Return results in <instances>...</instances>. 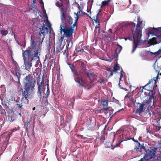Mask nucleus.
I'll return each instance as SVG.
<instances>
[{
  "label": "nucleus",
  "instance_id": "nucleus-1",
  "mask_svg": "<svg viewBox=\"0 0 161 161\" xmlns=\"http://www.w3.org/2000/svg\"><path fill=\"white\" fill-rule=\"evenodd\" d=\"M41 36L39 33L37 38L35 40L33 39V37H31L30 47H28L25 51H23V59L39 60V56L42 49V44L44 38L43 36L41 39Z\"/></svg>",
  "mask_w": 161,
  "mask_h": 161
},
{
  "label": "nucleus",
  "instance_id": "nucleus-2",
  "mask_svg": "<svg viewBox=\"0 0 161 161\" xmlns=\"http://www.w3.org/2000/svg\"><path fill=\"white\" fill-rule=\"evenodd\" d=\"M137 23L136 26L133 22L130 24V25L132 27V35L129 36L128 38V39L133 41L132 53L134 52L139 43L142 41L141 39L142 36V31L143 26L144 25V23L141 20L140 17H137Z\"/></svg>",
  "mask_w": 161,
  "mask_h": 161
},
{
  "label": "nucleus",
  "instance_id": "nucleus-3",
  "mask_svg": "<svg viewBox=\"0 0 161 161\" xmlns=\"http://www.w3.org/2000/svg\"><path fill=\"white\" fill-rule=\"evenodd\" d=\"M75 78V81L78 83L79 85L83 86L89 87L91 86V83L93 81V79L95 78V76L92 73L87 74V78L86 80H83L81 79V75L79 72L71 68Z\"/></svg>",
  "mask_w": 161,
  "mask_h": 161
},
{
  "label": "nucleus",
  "instance_id": "nucleus-4",
  "mask_svg": "<svg viewBox=\"0 0 161 161\" xmlns=\"http://www.w3.org/2000/svg\"><path fill=\"white\" fill-rule=\"evenodd\" d=\"M160 30H161V27L156 28H149L146 29L145 33L147 37L148 38L150 36V35H152L153 36L151 39H150L149 41L151 45H154L161 42V32L155 33L153 32V31H158Z\"/></svg>",
  "mask_w": 161,
  "mask_h": 161
},
{
  "label": "nucleus",
  "instance_id": "nucleus-5",
  "mask_svg": "<svg viewBox=\"0 0 161 161\" xmlns=\"http://www.w3.org/2000/svg\"><path fill=\"white\" fill-rule=\"evenodd\" d=\"M35 80L32 81V79L31 78L30 74L26 76L24 80L23 83L25 90L23 92V95L26 100L27 103L29 102L27 98L29 96L30 90L31 89L32 91L35 90Z\"/></svg>",
  "mask_w": 161,
  "mask_h": 161
},
{
  "label": "nucleus",
  "instance_id": "nucleus-6",
  "mask_svg": "<svg viewBox=\"0 0 161 161\" xmlns=\"http://www.w3.org/2000/svg\"><path fill=\"white\" fill-rule=\"evenodd\" d=\"M147 99L140 104V105L136 111V113L140 114L145 109L147 108V110L149 111V108L150 107L153 108L155 107L154 103V98L153 96H149Z\"/></svg>",
  "mask_w": 161,
  "mask_h": 161
},
{
  "label": "nucleus",
  "instance_id": "nucleus-7",
  "mask_svg": "<svg viewBox=\"0 0 161 161\" xmlns=\"http://www.w3.org/2000/svg\"><path fill=\"white\" fill-rule=\"evenodd\" d=\"M38 85L37 94L40 99L44 97H47L49 95L50 91L48 84L45 85L44 81L42 80L40 84Z\"/></svg>",
  "mask_w": 161,
  "mask_h": 161
},
{
  "label": "nucleus",
  "instance_id": "nucleus-8",
  "mask_svg": "<svg viewBox=\"0 0 161 161\" xmlns=\"http://www.w3.org/2000/svg\"><path fill=\"white\" fill-rule=\"evenodd\" d=\"M76 29V27H73V25L70 27L67 26V24L64 25L62 23L60 25V30L61 33L62 34L63 32L64 36L67 37H69L71 36L75 30Z\"/></svg>",
  "mask_w": 161,
  "mask_h": 161
},
{
  "label": "nucleus",
  "instance_id": "nucleus-9",
  "mask_svg": "<svg viewBox=\"0 0 161 161\" xmlns=\"http://www.w3.org/2000/svg\"><path fill=\"white\" fill-rule=\"evenodd\" d=\"M155 156V153L153 149L148 150L146 151L143 158H142L139 161H149V160L153 158Z\"/></svg>",
  "mask_w": 161,
  "mask_h": 161
},
{
  "label": "nucleus",
  "instance_id": "nucleus-10",
  "mask_svg": "<svg viewBox=\"0 0 161 161\" xmlns=\"http://www.w3.org/2000/svg\"><path fill=\"white\" fill-rule=\"evenodd\" d=\"M62 21H63L64 20L66 21L65 24H63L64 25H65L67 24V26L71 25L73 23V19L70 16H65L64 13H62L61 17Z\"/></svg>",
  "mask_w": 161,
  "mask_h": 161
},
{
  "label": "nucleus",
  "instance_id": "nucleus-11",
  "mask_svg": "<svg viewBox=\"0 0 161 161\" xmlns=\"http://www.w3.org/2000/svg\"><path fill=\"white\" fill-rule=\"evenodd\" d=\"M128 28V26L125 23H123L119 26V28L117 29L116 33L117 34L123 35L124 34V31Z\"/></svg>",
  "mask_w": 161,
  "mask_h": 161
},
{
  "label": "nucleus",
  "instance_id": "nucleus-12",
  "mask_svg": "<svg viewBox=\"0 0 161 161\" xmlns=\"http://www.w3.org/2000/svg\"><path fill=\"white\" fill-rule=\"evenodd\" d=\"M24 61V64L25 66V69H30L32 67V61L33 59H23Z\"/></svg>",
  "mask_w": 161,
  "mask_h": 161
},
{
  "label": "nucleus",
  "instance_id": "nucleus-13",
  "mask_svg": "<svg viewBox=\"0 0 161 161\" xmlns=\"http://www.w3.org/2000/svg\"><path fill=\"white\" fill-rule=\"evenodd\" d=\"M14 69L15 70V72L14 73V75L16 76L18 79L20 78L21 76V75L19 70V66H18L17 64L16 63H15V68H14Z\"/></svg>",
  "mask_w": 161,
  "mask_h": 161
},
{
  "label": "nucleus",
  "instance_id": "nucleus-14",
  "mask_svg": "<svg viewBox=\"0 0 161 161\" xmlns=\"http://www.w3.org/2000/svg\"><path fill=\"white\" fill-rule=\"evenodd\" d=\"M153 66L154 69L155 70L156 72L157 73V75L156 77L158 79L159 76H161V73H159V71L161 69V68L160 66H158L157 65V63H156V62H155Z\"/></svg>",
  "mask_w": 161,
  "mask_h": 161
},
{
  "label": "nucleus",
  "instance_id": "nucleus-15",
  "mask_svg": "<svg viewBox=\"0 0 161 161\" xmlns=\"http://www.w3.org/2000/svg\"><path fill=\"white\" fill-rule=\"evenodd\" d=\"M0 97L1 100H2V104L3 102L5 103H8L9 104V102H10V99L8 96H6V95H4L3 94H1Z\"/></svg>",
  "mask_w": 161,
  "mask_h": 161
},
{
  "label": "nucleus",
  "instance_id": "nucleus-16",
  "mask_svg": "<svg viewBox=\"0 0 161 161\" xmlns=\"http://www.w3.org/2000/svg\"><path fill=\"white\" fill-rule=\"evenodd\" d=\"M40 30L41 33L43 35L47 34L48 32L47 28L45 27V25L44 23L40 27Z\"/></svg>",
  "mask_w": 161,
  "mask_h": 161
},
{
  "label": "nucleus",
  "instance_id": "nucleus-17",
  "mask_svg": "<svg viewBox=\"0 0 161 161\" xmlns=\"http://www.w3.org/2000/svg\"><path fill=\"white\" fill-rule=\"evenodd\" d=\"M122 49V47L118 44H117V47L115 50V54L114 55L113 57L114 58H117L118 57V54H119Z\"/></svg>",
  "mask_w": 161,
  "mask_h": 161
},
{
  "label": "nucleus",
  "instance_id": "nucleus-18",
  "mask_svg": "<svg viewBox=\"0 0 161 161\" xmlns=\"http://www.w3.org/2000/svg\"><path fill=\"white\" fill-rule=\"evenodd\" d=\"M82 13V11H80L78 12L77 14L75 13H74V14L75 15V20L74 24L73 25V27H76L77 22L79 18V15L80 14V13Z\"/></svg>",
  "mask_w": 161,
  "mask_h": 161
},
{
  "label": "nucleus",
  "instance_id": "nucleus-19",
  "mask_svg": "<svg viewBox=\"0 0 161 161\" xmlns=\"http://www.w3.org/2000/svg\"><path fill=\"white\" fill-rule=\"evenodd\" d=\"M42 11L44 14L43 16L45 17L47 19L46 20L44 21L45 24L47 25V26L49 27V28H50L51 27V25L48 20V18L47 15L46 10L45 9H43Z\"/></svg>",
  "mask_w": 161,
  "mask_h": 161
},
{
  "label": "nucleus",
  "instance_id": "nucleus-20",
  "mask_svg": "<svg viewBox=\"0 0 161 161\" xmlns=\"http://www.w3.org/2000/svg\"><path fill=\"white\" fill-rule=\"evenodd\" d=\"M95 21L96 23L97 24V25L95 27V31L96 32H99L100 30V24H99V22L97 19L95 20Z\"/></svg>",
  "mask_w": 161,
  "mask_h": 161
},
{
  "label": "nucleus",
  "instance_id": "nucleus-21",
  "mask_svg": "<svg viewBox=\"0 0 161 161\" xmlns=\"http://www.w3.org/2000/svg\"><path fill=\"white\" fill-rule=\"evenodd\" d=\"M1 33L2 36H6L8 33V31L5 30H2L1 31Z\"/></svg>",
  "mask_w": 161,
  "mask_h": 161
},
{
  "label": "nucleus",
  "instance_id": "nucleus-22",
  "mask_svg": "<svg viewBox=\"0 0 161 161\" xmlns=\"http://www.w3.org/2000/svg\"><path fill=\"white\" fill-rule=\"evenodd\" d=\"M125 76V73L123 71L122 69L120 72V78L119 79V81L122 80L123 77Z\"/></svg>",
  "mask_w": 161,
  "mask_h": 161
},
{
  "label": "nucleus",
  "instance_id": "nucleus-23",
  "mask_svg": "<svg viewBox=\"0 0 161 161\" xmlns=\"http://www.w3.org/2000/svg\"><path fill=\"white\" fill-rule=\"evenodd\" d=\"M114 69L115 71H116L119 69L120 67L118 64H116L114 67Z\"/></svg>",
  "mask_w": 161,
  "mask_h": 161
},
{
  "label": "nucleus",
  "instance_id": "nucleus-24",
  "mask_svg": "<svg viewBox=\"0 0 161 161\" xmlns=\"http://www.w3.org/2000/svg\"><path fill=\"white\" fill-rule=\"evenodd\" d=\"M161 53V47L156 52H155L154 53H153L155 56H157L159 54Z\"/></svg>",
  "mask_w": 161,
  "mask_h": 161
},
{
  "label": "nucleus",
  "instance_id": "nucleus-25",
  "mask_svg": "<svg viewBox=\"0 0 161 161\" xmlns=\"http://www.w3.org/2000/svg\"><path fill=\"white\" fill-rule=\"evenodd\" d=\"M109 2V1H104L102 2V4L103 6H105L106 5H107Z\"/></svg>",
  "mask_w": 161,
  "mask_h": 161
},
{
  "label": "nucleus",
  "instance_id": "nucleus-26",
  "mask_svg": "<svg viewBox=\"0 0 161 161\" xmlns=\"http://www.w3.org/2000/svg\"><path fill=\"white\" fill-rule=\"evenodd\" d=\"M105 40L107 41L110 42L111 40V38L110 37L106 36L105 37Z\"/></svg>",
  "mask_w": 161,
  "mask_h": 161
},
{
  "label": "nucleus",
  "instance_id": "nucleus-27",
  "mask_svg": "<svg viewBox=\"0 0 161 161\" xmlns=\"http://www.w3.org/2000/svg\"><path fill=\"white\" fill-rule=\"evenodd\" d=\"M33 13L35 14V15L36 16V14H37V13H38V11L37 9L36 8H35V9L33 10Z\"/></svg>",
  "mask_w": 161,
  "mask_h": 161
},
{
  "label": "nucleus",
  "instance_id": "nucleus-28",
  "mask_svg": "<svg viewBox=\"0 0 161 161\" xmlns=\"http://www.w3.org/2000/svg\"><path fill=\"white\" fill-rule=\"evenodd\" d=\"M1 90H2V92L3 93H4L5 92V88L3 85H2L1 86Z\"/></svg>",
  "mask_w": 161,
  "mask_h": 161
},
{
  "label": "nucleus",
  "instance_id": "nucleus-29",
  "mask_svg": "<svg viewBox=\"0 0 161 161\" xmlns=\"http://www.w3.org/2000/svg\"><path fill=\"white\" fill-rule=\"evenodd\" d=\"M72 45V42L71 41H69V43L68 45V47L69 48H70L71 47Z\"/></svg>",
  "mask_w": 161,
  "mask_h": 161
},
{
  "label": "nucleus",
  "instance_id": "nucleus-30",
  "mask_svg": "<svg viewBox=\"0 0 161 161\" xmlns=\"http://www.w3.org/2000/svg\"><path fill=\"white\" fill-rule=\"evenodd\" d=\"M157 159L158 160H161V151L160 152V154L159 155H157Z\"/></svg>",
  "mask_w": 161,
  "mask_h": 161
},
{
  "label": "nucleus",
  "instance_id": "nucleus-31",
  "mask_svg": "<svg viewBox=\"0 0 161 161\" xmlns=\"http://www.w3.org/2000/svg\"><path fill=\"white\" fill-rule=\"evenodd\" d=\"M103 105H108V103L106 101H104L103 102Z\"/></svg>",
  "mask_w": 161,
  "mask_h": 161
},
{
  "label": "nucleus",
  "instance_id": "nucleus-32",
  "mask_svg": "<svg viewBox=\"0 0 161 161\" xmlns=\"http://www.w3.org/2000/svg\"><path fill=\"white\" fill-rule=\"evenodd\" d=\"M64 54L67 57L68 56V50H66L64 51Z\"/></svg>",
  "mask_w": 161,
  "mask_h": 161
},
{
  "label": "nucleus",
  "instance_id": "nucleus-33",
  "mask_svg": "<svg viewBox=\"0 0 161 161\" xmlns=\"http://www.w3.org/2000/svg\"><path fill=\"white\" fill-rule=\"evenodd\" d=\"M153 80L154 81V84H155V85L156 83H157V82L158 81V79L157 78H156L155 77L153 78Z\"/></svg>",
  "mask_w": 161,
  "mask_h": 161
},
{
  "label": "nucleus",
  "instance_id": "nucleus-34",
  "mask_svg": "<svg viewBox=\"0 0 161 161\" xmlns=\"http://www.w3.org/2000/svg\"><path fill=\"white\" fill-rule=\"evenodd\" d=\"M103 106V108L104 109L106 110H108V108L107 107V105H104Z\"/></svg>",
  "mask_w": 161,
  "mask_h": 161
},
{
  "label": "nucleus",
  "instance_id": "nucleus-35",
  "mask_svg": "<svg viewBox=\"0 0 161 161\" xmlns=\"http://www.w3.org/2000/svg\"><path fill=\"white\" fill-rule=\"evenodd\" d=\"M4 109L0 105V113L2 114L3 112V111Z\"/></svg>",
  "mask_w": 161,
  "mask_h": 161
},
{
  "label": "nucleus",
  "instance_id": "nucleus-36",
  "mask_svg": "<svg viewBox=\"0 0 161 161\" xmlns=\"http://www.w3.org/2000/svg\"><path fill=\"white\" fill-rule=\"evenodd\" d=\"M153 79H151L149 81V82L147 83L146 85L145 86H147L149 84H150V83H151V82H153Z\"/></svg>",
  "mask_w": 161,
  "mask_h": 161
},
{
  "label": "nucleus",
  "instance_id": "nucleus-37",
  "mask_svg": "<svg viewBox=\"0 0 161 161\" xmlns=\"http://www.w3.org/2000/svg\"><path fill=\"white\" fill-rule=\"evenodd\" d=\"M50 33H51V34L53 36L54 35V33L53 32V30H52L51 28V30L50 31Z\"/></svg>",
  "mask_w": 161,
  "mask_h": 161
},
{
  "label": "nucleus",
  "instance_id": "nucleus-38",
  "mask_svg": "<svg viewBox=\"0 0 161 161\" xmlns=\"http://www.w3.org/2000/svg\"><path fill=\"white\" fill-rule=\"evenodd\" d=\"M158 147H161V140L160 142H159L158 144Z\"/></svg>",
  "mask_w": 161,
  "mask_h": 161
},
{
  "label": "nucleus",
  "instance_id": "nucleus-39",
  "mask_svg": "<svg viewBox=\"0 0 161 161\" xmlns=\"http://www.w3.org/2000/svg\"><path fill=\"white\" fill-rule=\"evenodd\" d=\"M17 107L19 108H20L22 106V105H21L20 104H17Z\"/></svg>",
  "mask_w": 161,
  "mask_h": 161
},
{
  "label": "nucleus",
  "instance_id": "nucleus-40",
  "mask_svg": "<svg viewBox=\"0 0 161 161\" xmlns=\"http://www.w3.org/2000/svg\"><path fill=\"white\" fill-rule=\"evenodd\" d=\"M139 140L140 141H143V140L142 139V137H139Z\"/></svg>",
  "mask_w": 161,
  "mask_h": 161
},
{
  "label": "nucleus",
  "instance_id": "nucleus-41",
  "mask_svg": "<svg viewBox=\"0 0 161 161\" xmlns=\"http://www.w3.org/2000/svg\"><path fill=\"white\" fill-rule=\"evenodd\" d=\"M119 87H120V88H121V89H124V90H125V91H127V89H125V88H121V87L120 86V83H119Z\"/></svg>",
  "mask_w": 161,
  "mask_h": 161
},
{
  "label": "nucleus",
  "instance_id": "nucleus-42",
  "mask_svg": "<svg viewBox=\"0 0 161 161\" xmlns=\"http://www.w3.org/2000/svg\"><path fill=\"white\" fill-rule=\"evenodd\" d=\"M121 142H119L115 146V147H118L119 146Z\"/></svg>",
  "mask_w": 161,
  "mask_h": 161
},
{
  "label": "nucleus",
  "instance_id": "nucleus-43",
  "mask_svg": "<svg viewBox=\"0 0 161 161\" xmlns=\"http://www.w3.org/2000/svg\"><path fill=\"white\" fill-rule=\"evenodd\" d=\"M97 11L98 12V14H97V15H98L99 14V13L101 12V9H98L97 10Z\"/></svg>",
  "mask_w": 161,
  "mask_h": 161
},
{
  "label": "nucleus",
  "instance_id": "nucleus-44",
  "mask_svg": "<svg viewBox=\"0 0 161 161\" xmlns=\"http://www.w3.org/2000/svg\"><path fill=\"white\" fill-rule=\"evenodd\" d=\"M19 79H18V82H17V83H18V84H19V86H20V82H19Z\"/></svg>",
  "mask_w": 161,
  "mask_h": 161
},
{
  "label": "nucleus",
  "instance_id": "nucleus-45",
  "mask_svg": "<svg viewBox=\"0 0 161 161\" xmlns=\"http://www.w3.org/2000/svg\"><path fill=\"white\" fill-rule=\"evenodd\" d=\"M40 3L41 4H42V5H44L43 3L42 0H41V1L40 2Z\"/></svg>",
  "mask_w": 161,
  "mask_h": 161
},
{
  "label": "nucleus",
  "instance_id": "nucleus-46",
  "mask_svg": "<svg viewBox=\"0 0 161 161\" xmlns=\"http://www.w3.org/2000/svg\"><path fill=\"white\" fill-rule=\"evenodd\" d=\"M18 87H20V89H21V90L22 91V88L21 87V85L19 86V85L18 84Z\"/></svg>",
  "mask_w": 161,
  "mask_h": 161
},
{
  "label": "nucleus",
  "instance_id": "nucleus-47",
  "mask_svg": "<svg viewBox=\"0 0 161 161\" xmlns=\"http://www.w3.org/2000/svg\"><path fill=\"white\" fill-rule=\"evenodd\" d=\"M36 3V0H33V4L34 5Z\"/></svg>",
  "mask_w": 161,
  "mask_h": 161
},
{
  "label": "nucleus",
  "instance_id": "nucleus-48",
  "mask_svg": "<svg viewBox=\"0 0 161 161\" xmlns=\"http://www.w3.org/2000/svg\"><path fill=\"white\" fill-rule=\"evenodd\" d=\"M41 8L42 10H43V9H44V5H42V7H41Z\"/></svg>",
  "mask_w": 161,
  "mask_h": 161
},
{
  "label": "nucleus",
  "instance_id": "nucleus-49",
  "mask_svg": "<svg viewBox=\"0 0 161 161\" xmlns=\"http://www.w3.org/2000/svg\"><path fill=\"white\" fill-rule=\"evenodd\" d=\"M113 59V58H110V60H108V61H109V62H111L112 60Z\"/></svg>",
  "mask_w": 161,
  "mask_h": 161
},
{
  "label": "nucleus",
  "instance_id": "nucleus-50",
  "mask_svg": "<svg viewBox=\"0 0 161 161\" xmlns=\"http://www.w3.org/2000/svg\"><path fill=\"white\" fill-rule=\"evenodd\" d=\"M129 95L128 94H127L125 97V98H126V97H129Z\"/></svg>",
  "mask_w": 161,
  "mask_h": 161
},
{
  "label": "nucleus",
  "instance_id": "nucleus-51",
  "mask_svg": "<svg viewBox=\"0 0 161 161\" xmlns=\"http://www.w3.org/2000/svg\"><path fill=\"white\" fill-rule=\"evenodd\" d=\"M6 106H7V108H6V109L7 110H8V106H7V104H6ZM7 111H8V110H7Z\"/></svg>",
  "mask_w": 161,
  "mask_h": 161
},
{
  "label": "nucleus",
  "instance_id": "nucleus-52",
  "mask_svg": "<svg viewBox=\"0 0 161 161\" xmlns=\"http://www.w3.org/2000/svg\"><path fill=\"white\" fill-rule=\"evenodd\" d=\"M111 69L110 68H108L107 69V70L109 71H111Z\"/></svg>",
  "mask_w": 161,
  "mask_h": 161
},
{
  "label": "nucleus",
  "instance_id": "nucleus-53",
  "mask_svg": "<svg viewBox=\"0 0 161 161\" xmlns=\"http://www.w3.org/2000/svg\"><path fill=\"white\" fill-rule=\"evenodd\" d=\"M35 109H36L35 107H34V108H32V110H35Z\"/></svg>",
  "mask_w": 161,
  "mask_h": 161
},
{
  "label": "nucleus",
  "instance_id": "nucleus-54",
  "mask_svg": "<svg viewBox=\"0 0 161 161\" xmlns=\"http://www.w3.org/2000/svg\"><path fill=\"white\" fill-rule=\"evenodd\" d=\"M157 119V120H158L159 121V120H160V118H158Z\"/></svg>",
  "mask_w": 161,
  "mask_h": 161
},
{
  "label": "nucleus",
  "instance_id": "nucleus-55",
  "mask_svg": "<svg viewBox=\"0 0 161 161\" xmlns=\"http://www.w3.org/2000/svg\"><path fill=\"white\" fill-rule=\"evenodd\" d=\"M107 143L109 145H111L110 143V142H107Z\"/></svg>",
  "mask_w": 161,
  "mask_h": 161
},
{
  "label": "nucleus",
  "instance_id": "nucleus-56",
  "mask_svg": "<svg viewBox=\"0 0 161 161\" xmlns=\"http://www.w3.org/2000/svg\"><path fill=\"white\" fill-rule=\"evenodd\" d=\"M113 75V74H112V73H111V75Z\"/></svg>",
  "mask_w": 161,
  "mask_h": 161
},
{
  "label": "nucleus",
  "instance_id": "nucleus-57",
  "mask_svg": "<svg viewBox=\"0 0 161 161\" xmlns=\"http://www.w3.org/2000/svg\"><path fill=\"white\" fill-rule=\"evenodd\" d=\"M87 12H88V13H89V12H90V11H88Z\"/></svg>",
  "mask_w": 161,
  "mask_h": 161
},
{
  "label": "nucleus",
  "instance_id": "nucleus-58",
  "mask_svg": "<svg viewBox=\"0 0 161 161\" xmlns=\"http://www.w3.org/2000/svg\"><path fill=\"white\" fill-rule=\"evenodd\" d=\"M129 1H130V0H129Z\"/></svg>",
  "mask_w": 161,
  "mask_h": 161
},
{
  "label": "nucleus",
  "instance_id": "nucleus-59",
  "mask_svg": "<svg viewBox=\"0 0 161 161\" xmlns=\"http://www.w3.org/2000/svg\"><path fill=\"white\" fill-rule=\"evenodd\" d=\"M109 31H111V30H109Z\"/></svg>",
  "mask_w": 161,
  "mask_h": 161
}]
</instances>
